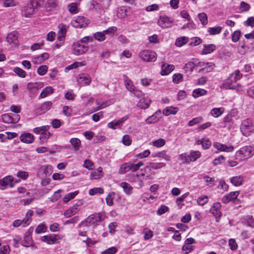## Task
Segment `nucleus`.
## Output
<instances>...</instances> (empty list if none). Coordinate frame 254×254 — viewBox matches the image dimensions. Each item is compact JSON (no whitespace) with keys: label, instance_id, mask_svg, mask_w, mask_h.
Instances as JSON below:
<instances>
[{"label":"nucleus","instance_id":"nucleus-64","mask_svg":"<svg viewBox=\"0 0 254 254\" xmlns=\"http://www.w3.org/2000/svg\"><path fill=\"white\" fill-rule=\"evenodd\" d=\"M117 252V249L115 247L108 248L103 252L101 254H115Z\"/></svg>","mask_w":254,"mask_h":254},{"label":"nucleus","instance_id":"nucleus-28","mask_svg":"<svg viewBox=\"0 0 254 254\" xmlns=\"http://www.w3.org/2000/svg\"><path fill=\"white\" fill-rule=\"evenodd\" d=\"M197 144H201L202 147L204 149H208L211 145V141L206 137L203 138L201 139H198L197 141Z\"/></svg>","mask_w":254,"mask_h":254},{"label":"nucleus","instance_id":"nucleus-12","mask_svg":"<svg viewBox=\"0 0 254 254\" xmlns=\"http://www.w3.org/2000/svg\"><path fill=\"white\" fill-rule=\"evenodd\" d=\"M196 61V65L197 66L202 67L199 71H202L204 72H208L211 71L215 67V65L213 63H206L198 62L197 60H193Z\"/></svg>","mask_w":254,"mask_h":254},{"label":"nucleus","instance_id":"nucleus-2","mask_svg":"<svg viewBox=\"0 0 254 254\" xmlns=\"http://www.w3.org/2000/svg\"><path fill=\"white\" fill-rule=\"evenodd\" d=\"M89 39V37H85L82 40L77 42L74 43L72 45V53L76 55H80L88 50V45L86 41Z\"/></svg>","mask_w":254,"mask_h":254},{"label":"nucleus","instance_id":"nucleus-63","mask_svg":"<svg viewBox=\"0 0 254 254\" xmlns=\"http://www.w3.org/2000/svg\"><path fill=\"white\" fill-rule=\"evenodd\" d=\"M241 34L240 30L235 31L232 34V41L234 43L238 42L240 39Z\"/></svg>","mask_w":254,"mask_h":254},{"label":"nucleus","instance_id":"nucleus-17","mask_svg":"<svg viewBox=\"0 0 254 254\" xmlns=\"http://www.w3.org/2000/svg\"><path fill=\"white\" fill-rule=\"evenodd\" d=\"M53 103L51 101L45 102L37 109V113L39 115L45 114L51 109Z\"/></svg>","mask_w":254,"mask_h":254},{"label":"nucleus","instance_id":"nucleus-39","mask_svg":"<svg viewBox=\"0 0 254 254\" xmlns=\"http://www.w3.org/2000/svg\"><path fill=\"white\" fill-rule=\"evenodd\" d=\"M151 103V100L148 98H142L140 100L139 102V106L142 109H147L149 107Z\"/></svg>","mask_w":254,"mask_h":254},{"label":"nucleus","instance_id":"nucleus-49","mask_svg":"<svg viewBox=\"0 0 254 254\" xmlns=\"http://www.w3.org/2000/svg\"><path fill=\"white\" fill-rule=\"evenodd\" d=\"M206 186L209 187H213L215 184V181L214 178H211L208 176H205L203 177Z\"/></svg>","mask_w":254,"mask_h":254},{"label":"nucleus","instance_id":"nucleus-37","mask_svg":"<svg viewBox=\"0 0 254 254\" xmlns=\"http://www.w3.org/2000/svg\"><path fill=\"white\" fill-rule=\"evenodd\" d=\"M120 186L123 189L127 195H130L132 191V188L127 182H122L120 184Z\"/></svg>","mask_w":254,"mask_h":254},{"label":"nucleus","instance_id":"nucleus-23","mask_svg":"<svg viewBox=\"0 0 254 254\" xmlns=\"http://www.w3.org/2000/svg\"><path fill=\"white\" fill-rule=\"evenodd\" d=\"M123 80L126 89L129 92L133 91L135 86L132 81L126 75H123Z\"/></svg>","mask_w":254,"mask_h":254},{"label":"nucleus","instance_id":"nucleus-1","mask_svg":"<svg viewBox=\"0 0 254 254\" xmlns=\"http://www.w3.org/2000/svg\"><path fill=\"white\" fill-rule=\"evenodd\" d=\"M242 77V74L239 70H236L231 73L227 79L225 80L222 85L223 88L227 89H235L237 87L236 82L240 80Z\"/></svg>","mask_w":254,"mask_h":254},{"label":"nucleus","instance_id":"nucleus-8","mask_svg":"<svg viewBox=\"0 0 254 254\" xmlns=\"http://www.w3.org/2000/svg\"><path fill=\"white\" fill-rule=\"evenodd\" d=\"M174 22V19L167 15H161L158 20L159 26L163 28H168L172 27V24Z\"/></svg>","mask_w":254,"mask_h":254},{"label":"nucleus","instance_id":"nucleus-21","mask_svg":"<svg viewBox=\"0 0 254 254\" xmlns=\"http://www.w3.org/2000/svg\"><path fill=\"white\" fill-rule=\"evenodd\" d=\"M44 86L42 82H29L27 85V89L30 92H34Z\"/></svg>","mask_w":254,"mask_h":254},{"label":"nucleus","instance_id":"nucleus-18","mask_svg":"<svg viewBox=\"0 0 254 254\" xmlns=\"http://www.w3.org/2000/svg\"><path fill=\"white\" fill-rule=\"evenodd\" d=\"M21 245L26 247H34V243L29 232H26L24 236Z\"/></svg>","mask_w":254,"mask_h":254},{"label":"nucleus","instance_id":"nucleus-15","mask_svg":"<svg viewBox=\"0 0 254 254\" xmlns=\"http://www.w3.org/2000/svg\"><path fill=\"white\" fill-rule=\"evenodd\" d=\"M19 139L22 142L30 144L34 142L35 137L32 133L24 132L19 136Z\"/></svg>","mask_w":254,"mask_h":254},{"label":"nucleus","instance_id":"nucleus-43","mask_svg":"<svg viewBox=\"0 0 254 254\" xmlns=\"http://www.w3.org/2000/svg\"><path fill=\"white\" fill-rule=\"evenodd\" d=\"M49 126H43L39 127H35L33 129V131L36 134H40L41 135V133H43L46 131L49 130Z\"/></svg>","mask_w":254,"mask_h":254},{"label":"nucleus","instance_id":"nucleus-31","mask_svg":"<svg viewBox=\"0 0 254 254\" xmlns=\"http://www.w3.org/2000/svg\"><path fill=\"white\" fill-rule=\"evenodd\" d=\"M244 181L242 176H236L231 178L230 182L235 186H241Z\"/></svg>","mask_w":254,"mask_h":254},{"label":"nucleus","instance_id":"nucleus-59","mask_svg":"<svg viewBox=\"0 0 254 254\" xmlns=\"http://www.w3.org/2000/svg\"><path fill=\"white\" fill-rule=\"evenodd\" d=\"M117 16L121 19L125 18L127 16V10L125 8H122L117 11Z\"/></svg>","mask_w":254,"mask_h":254},{"label":"nucleus","instance_id":"nucleus-50","mask_svg":"<svg viewBox=\"0 0 254 254\" xmlns=\"http://www.w3.org/2000/svg\"><path fill=\"white\" fill-rule=\"evenodd\" d=\"M160 118L161 117L155 116L154 114H153L152 116L149 117L145 120V122L147 124H154L157 122Z\"/></svg>","mask_w":254,"mask_h":254},{"label":"nucleus","instance_id":"nucleus-16","mask_svg":"<svg viewBox=\"0 0 254 254\" xmlns=\"http://www.w3.org/2000/svg\"><path fill=\"white\" fill-rule=\"evenodd\" d=\"M53 172V167L51 165L42 166L37 172L38 175L43 177L50 176Z\"/></svg>","mask_w":254,"mask_h":254},{"label":"nucleus","instance_id":"nucleus-10","mask_svg":"<svg viewBox=\"0 0 254 254\" xmlns=\"http://www.w3.org/2000/svg\"><path fill=\"white\" fill-rule=\"evenodd\" d=\"M36 4L33 2H30L24 5L21 9V14L23 16L28 17L34 14Z\"/></svg>","mask_w":254,"mask_h":254},{"label":"nucleus","instance_id":"nucleus-45","mask_svg":"<svg viewBox=\"0 0 254 254\" xmlns=\"http://www.w3.org/2000/svg\"><path fill=\"white\" fill-rule=\"evenodd\" d=\"M166 166V164L163 162L160 163H150L149 164V167L150 170L154 169L157 170L162 168Z\"/></svg>","mask_w":254,"mask_h":254},{"label":"nucleus","instance_id":"nucleus-41","mask_svg":"<svg viewBox=\"0 0 254 254\" xmlns=\"http://www.w3.org/2000/svg\"><path fill=\"white\" fill-rule=\"evenodd\" d=\"M70 143L74 147L75 151H78L79 149V147L81 145V141L79 139L77 138H72L70 139Z\"/></svg>","mask_w":254,"mask_h":254},{"label":"nucleus","instance_id":"nucleus-58","mask_svg":"<svg viewBox=\"0 0 254 254\" xmlns=\"http://www.w3.org/2000/svg\"><path fill=\"white\" fill-rule=\"evenodd\" d=\"M198 18L201 24L203 25H206L208 23L207 16L205 13H201L198 15Z\"/></svg>","mask_w":254,"mask_h":254},{"label":"nucleus","instance_id":"nucleus-60","mask_svg":"<svg viewBox=\"0 0 254 254\" xmlns=\"http://www.w3.org/2000/svg\"><path fill=\"white\" fill-rule=\"evenodd\" d=\"M1 120L3 122L7 124H12L11 118V115L9 114H4L1 116Z\"/></svg>","mask_w":254,"mask_h":254},{"label":"nucleus","instance_id":"nucleus-55","mask_svg":"<svg viewBox=\"0 0 254 254\" xmlns=\"http://www.w3.org/2000/svg\"><path fill=\"white\" fill-rule=\"evenodd\" d=\"M115 193L114 192H110L106 198V203L109 206H112L114 204L113 198L115 196Z\"/></svg>","mask_w":254,"mask_h":254},{"label":"nucleus","instance_id":"nucleus-4","mask_svg":"<svg viewBox=\"0 0 254 254\" xmlns=\"http://www.w3.org/2000/svg\"><path fill=\"white\" fill-rule=\"evenodd\" d=\"M253 151L254 148L251 146L243 147L236 152V158L240 161L245 160L253 155Z\"/></svg>","mask_w":254,"mask_h":254},{"label":"nucleus","instance_id":"nucleus-42","mask_svg":"<svg viewBox=\"0 0 254 254\" xmlns=\"http://www.w3.org/2000/svg\"><path fill=\"white\" fill-rule=\"evenodd\" d=\"M207 91L205 89L197 88L193 91L192 96L196 98L199 96L205 95Z\"/></svg>","mask_w":254,"mask_h":254},{"label":"nucleus","instance_id":"nucleus-9","mask_svg":"<svg viewBox=\"0 0 254 254\" xmlns=\"http://www.w3.org/2000/svg\"><path fill=\"white\" fill-rule=\"evenodd\" d=\"M88 20L83 16H78L75 17L71 21V25L77 28H83L87 26Z\"/></svg>","mask_w":254,"mask_h":254},{"label":"nucleus","instance_id":"nucleus-30","mask_svg":"<svg viewBox=\"0 0 254 254\" xmlns=\"http://www.w3.org/2000/svg\"><path fill=\"white\" fill-rule=\"evenodd\" d=\"M131 162H127L123 164L120 168L119 173L120 174H124L131 171Z\"/></svg>","mask_w":254,"mask_h":254},{"label":"nucleus","instance_id":"nucleus-62","mask_svg":"<svg viewBox=\"0 0 254 254\" xmlns=\"http://www.w3.org/2000/svg\"><path fill=\"white\" fill-rule=\"evenodd\" d=\"M47 230V227L43 224L39 225L35 229V233L36 234H40L41 233L45 232Z\"/></svg>","mask_w":254,"mask_h":254},{"label":"nucleus","instance_id":"nucleus-38","mask_svg":"<svg viewBox=\"0 0 254 254\" xmlns=\"http://www.w3.org/2000/svg\"><path fill=\"white\" fill-rule=\"evenodd\" d=\"M54 88L51 86H48L44 88L41 92L40 97L41 98H44L47 97L49 94H52L54 92Z\"/></svg>","mask_w":254,"mask_h":254},{"label":"nucleus","instance_id":"nucleus-22","mask_svg":"<svg viewBox=\"0 0 254 254\" xmlns=\"http://www.w3.org/2000/svg\"><path fill=\"white\" fill-rule=\"evenodd\" d=\"M77 80L81 85H85L89 84L91 82V79L89 75L81 73L78 75Z\"/></svg>","mask_w":254,"mask_h":254},{"label":"nucleus","instance_id":"nucleus-7","mask_svg":"<svg viewBox=\"0 0 254 254\" xmlns=\"http://www.w3.org/2000/svg\"><path fill=\"white\" fill-rule=\"evenodd\" d=\"M14 186V178L9 175L0 179V190H4L8 188H12Z\"/></svg>","mask_w":254,"mask_h":254},{"label":"nucleus","instance_id":"nucleus-11","mask_svg":"<svg viewBox=\"0 0 254 254\" xmlns=\"http://www.w3.org/2000/svg\"><path fill=\"white\" fill-rule=\"evenodd\" d=\"M82 205V202L78 201L72 207L65 211L64 214V215L67 218H69L73 215H74L77 213L78 211L81 209Z\"/></svg>","mask_w":254,"mask_h":254},{"label":"nucleus","instance_id":"nucleus-61","mask_svg":"<svg viewBox=\"0 0 254 254\" xmlns=\"http://www.w3.org/2000/svg\"><path fill=\"white\" fill-rule=\"evenodd\" d=\"M239 8L242 12L248 11L250 8V5L244 1H242L239 6Z\"/></svg>","mask_w":254,"mask_h":254},{"label":"nucleus","instance_id":"nucleus-51","mask_svg":"<svg viewBox=\"0 0 254 254\" xmlns=\"http://www.w3.org/2000/svg\"><path fill=\"white\" fill-rule=\"evenodd\" d=\"M13 71L17 76L21 78H24L26 76L25 71L20 67H15L13 68Z\"/></svg>","mask_w":254,"mask_h":254},{"label":"nucleus","instance_id":"nucleus-46","mask_svg":"<svg viewBox=\"0 0 254 254\" xmlns=\"http://www.w3.org/2000/svg\"><path fill=\"white\" fill-rule=\"evenodd\" d=\"M188 41V38L183 36L176 39L175 45L178 47H181L186 44Z\"/></svg>","mask_w":254,"mask_h":254},{"label":"nucleus","instance_id":"nucleus-56","mask_svg":"<svg viewBox=\"0 0 254 254\" xmlns=\"http://www.w3.org/2000/svg\"><path fill=\"white\" fill-rule=\"evenodd\" d=\"M94 38L98 41H103L105 40L106 37L104 32H97L94 34Z\"/></svg>","mask_w":254,"mask_h":254},{"label":"nucleus","instance_id":"nucleus-13","mask_svg":"<svg viewBox=\"0 0 254 254\" xmlns=\"http://www.w3.org/2000/svg\"><path fill=\"white\" fill-rule=\"evenodd\" d=\"M239 194V191H235L227 193L222 198V201L223 203L227 204L231 201L235 202V200Z\"/></svg>","mask_w":254,"mask_h":254},{"label":"nucleus","instance_id":"nucleus-36","mask_svg":"<svg viewBox=\"0 0 254 254\" xmlns=\"http://www.w3.org/2000/svg\"><path fill=\"white\" fill-rule=\"evenodd\" d=\"M216 49V46L214 44H208L204 45L203 46V49L202 53L206 55L213 52Z\"/></svg>","mask_w":254,"mask_h":254},{"label":"nucleus","instance_id":"nucleus-52","mask_svg":"<svg viewBox=\"0 0 254 254\" xmlns=\"http://www.w3.org/2000/svg\"><path fill=\"white\" fill-rule=\"evenodd\" d=\"M68 9L71 14H76L78 12V9L77 4L75 2H72L68 4Z\"/></svg>","mask_w":254,"mask_h":254},{"label":"nucleus","instance_id":"nucleus-47","mask_svg":"<svg viewBox=\"0 0 254 254\" xmlns=\"http://www.w3.org/2000/svg\"><path fill=\"white\" fill-rule=\"evenodd\" d=\"M78 193V191H75L74 192H69L66 194L63 198V201L64 203H66L74 198L75 196Z\"/></svg>","mask_w":254,"mask_h":254},{"label":"nucleus","instance_id":"nucleus-19","mask_svg":"<svg viewBox=\"0 0 254 254\" xmlns=\"http://www.w3.org/2000/svg\"><path fill=\"white\" fill-rule=\"evenodd\" d=\"M221 207V204L220 202L214 203L211 208H210V211L213 214L215 218H219L222 215V213L220 211V208Z\"/></svg>","mask_w":254,"mask_h":254},{"label":"nucleus","instance_id":"nucleus-27","mask_svg":"<svg viewBox=\"0 0 254 254\" xmlns=\"http://www.w3.org/2000/svg\"><path fill=\"white\" fill-rule=\"evenodd\" d=\"M6 40L9 43L16 44L18 42L17 32L13 31L8 34L6 37Z\"/></svg>","mask_w":254,"mask_h":254},{"label":"nucleus","instance_id":"nucleus-6","mask_svg":"<svg viewBox=\"0 0 254 254\" xmlns=\"http://www.w3.org/2000/svg\"><path fill=\"white\" fill-rule=\"evenodd\" d=\"M139 56L143 61L148 62H154L157 59L156 53L148 50L140 52Z\"/></svg>","mask_w":254,"mask_h":254},{"label":"nucleus","instance_id":"nucleus-34","mask_svg":"<svg viewBox=\"0 0 254 254\" xmlns=\"http://www.w3.org/2000/svg\"><path fill=\"white\" fill-rule=\"evenodd\" d=\"M224 110V108L223 107L215 108L211 110L210 114L214 118H218L222 115Z\"/></svg>","mask_w":254,"mask_h":254},{"label":"nucleus","instance_id":"nucleus-44","mask_svg":"<svg viewBox=\"0 0 254 254\" xmlns=\"http://www.w3.org/2000/svg\"><path fill=\"white\" fill-rule=\"evenodd\" d=\"M222 30V28L221 26H217L214 27H210L208 29V32L211 35H214L216 34H219Z\"/></svg>","mask_w":254,"mask_h":254},{"label":"nucleus","instance_id":"nucleus-35","mask_svg":"<svg viewBox=\"0 0 254 254\" xmlns=\"http://www.w3.org/2000/svg\"><path fill=\"white\" fill-rule=\"evenodd\" d=\"M103 176L102 168L99 167L96 170L92 172L90 175V177L92 179H99Z\"/></svg>","mask_w":254,"mask_h":254},{"label":"nucleus","instance_id":"nucleus-5","mask_svg":"<svg viewBox=\"0 0 254 254\" xmlns=\"http://www.w3.org/2000/svg\"><path fill=\"white\" fill-rule=\"evenodd\" d=\"M240 129L244 136H249L254 131V125L251 120L245 119L242 122Z\"/></svg>","mask_w":254,"mask_h":254},{"label":"nucleus","instance_id":"nucleus-29","mask_svg":"<svg viewBox=\"0 0 254 254\" xmlns=\"http://www.w3.org/2000/svg\"><path fill=\"white\" fill-rule=\"evenodd\" d=\"M175 66L173 64H167L166 65L165 64H164L162 65L161 74L168 75L172 72Z\"/></svg>","mask_w":254,"mask_h":254},{"label":"nucleus","instance_id":"nucleus-54","mask_svg":"<svg viewBox=\"0 0 254 254\" xmlns=\"http://www.w3.org/2000/svg\"><path fill=\"white\" fill-rule=\"evenodd\" d=\"M117 28L115 26H112L107 29L104 30L103 32L105 35H107L110 37H113L114 33L117 31Z\"/></svg>","mask_w":254,"mask_h":254},{"label":"nucleus","instance_id":"nucleus-40","mask_svg":"<svg viewBox=\"0 0 254 254\" xmlns=\"http://www.w3.org/2000/svg\"><path fill=\"white\" fill-rule=\"evenodd\" d=\"M59 5V1L57 0H49L46 4V6L49 10L55 9Z\"/></svg>","mask_w":254,"mask_h":254},{"label":"nucleus","instance_id":"nucleus-26","mask_svg":"<svg viewBox=\"0 0 254 254\" xmlns=\"http://www.w3.org/2000/svg\"><path fill=\"white\" fill-rule=\"evenodd\" d=\"M178 107L170 106L165 108L163 111V114L165 116H168L170 115H176L179 111Z\"/></svg>","mask_w":254,"mask_h":254},{"label":"nucleus","instance_id":"nucleus-57","mask_svg":"<svg viewBox=\"0 0 254 254\" xmlns=\"http://www.w3.org/2000/svg\"><path fill=\"white\" fill-rule=\"evenodd\" d=\"M208 201V197L206 195H201L197 199L198 204L203 206L206 204Z\"/></svg>","mask_w":254,"mask_h":254},{"label":"nucleus","instance_id":"nucleus-33","mask_svg":"<svg viewBox=\"0 0 254 254\" xmlns=\"http://www.w3.org/2000/svg\"><path fill=\"white\" fill-rule=\"evenodd\" d=\"M190 154L188 153H182L179 155V160L183 164H190L191 162Z\"/></svg>","mask_w":254,"mask_h":254},{"label":"nucleus","instance_id":"nucleus-48","mask_svg":"<svg viewBox=\"0 0 254 254\" xmlns=\"http://www.w3.org/2000/svg\"><path fill=\"white\" fill-rule=\"evenodd\" d=\"M190 157L191 161H195L197 159L200 157L201 153L199 151L191 150L190 152Z\"/></svg>","mask_w":254,"mask_h":254},{"label":"nucleus","instance_id":"nucleus-3","mask_svg":"<svg viewBox=\"0 0 254 254\" xmlns=\"http://www.w3.org/2000/svg\"><path fill=\"white\" fill-rule=\"evenodd\" d=\"M105 218V215L104 213H95L89 215L84 221L82 222L79 226L82 224H84V225L86 226L97 225L98 223L103 221Z\"/></svg>","mask_w":254,"mask_h":254},{"label":"nucleus","instance_id":"nucleus-53","mask_svg":"<svg viewBox=\"0 0 254 254\" xmlns=\"http://www.w3.org/2000/svg\"><path fill=\"white\" fill-rule=\"evenodd\" d=\"M104 193V189L102 188H94L90 189L89 190V194L90 195H94L96 194H103Z\"/></svg>","mask_w":254,"mask_h":254},{"label":"nucleus","instance_id":"nucleus-20","mask_svg":"<svg viewBox=\"0 0 254 254\" xmlns=\"http://www.w3.org/2000/svg\"><path fill=\"white\" fill-rule=\"evenodd\" d=\"M213 146L216 149L220 151H225L227 152L233 151L234 148L232 145L227 146L226 144H222L219 142L214 143L213 144Z\"/></svg>","mask_w":254,"mask_h":254},{"label":"nucleus","instance_id":"nucleus-14","mask_svg":"<svg viewBox=\"0 0 254 254\" xmlns=\"http://www.w3.org/2000/svg\"><path fill=\"white\" fill-rule=\"evenodd\" d=\"M128 119V117L127 116H124L119 119V120H114L111 122H110L108 124V127L115 129L118 127H120L123 123H124L126 121H127Z\"/></svg>","mask_w":254,"mask_h":254},{"label":"nucleus","instance_id":"nucleus-25","mask_svg":"<svg viewBox=\"0 0 254 254\" xmlns=\"http://www.w3.org/2000/svg\"><path fill=\"white\" fill-rule=\"evenodd\" d=\"M41 239L43 242H44L49 245L56 244L58 242L57 237L55 235L44 236L41 237Z\"/></svg>","mask_w":254,"mask_h":254},{"label":"nucleus","instance_id":"nucleus-32","mask_svg":"<svg viewBox=\"0 0 254 254\" xmlns=\"http://www.w3.org/2000/svg\"><path fill=\"white\" fill-rule=\"evenodd\" d=\"M195 65L196 61H190L185 65L184 69L186 72H189L190 74L193 70V69L195 67Z\"/></svg>","mask_w":254,"mask_h":254},{"label":"nucleus","instance_id":"nucleus-24","mask_svg":"<svg viewBox=\"0 0 254 254\" xmlns=\"http://www.w3.org/2000/svg\"><path fill=\"white\" fill-rule=\"evenodd\" d=\"M33 215V211L32 210H29L24 217V218L21 220V226L23 227L28 226L31 221V217Z\"/></svg>","mask_w":254,"mask_h":254}]
</instances>
